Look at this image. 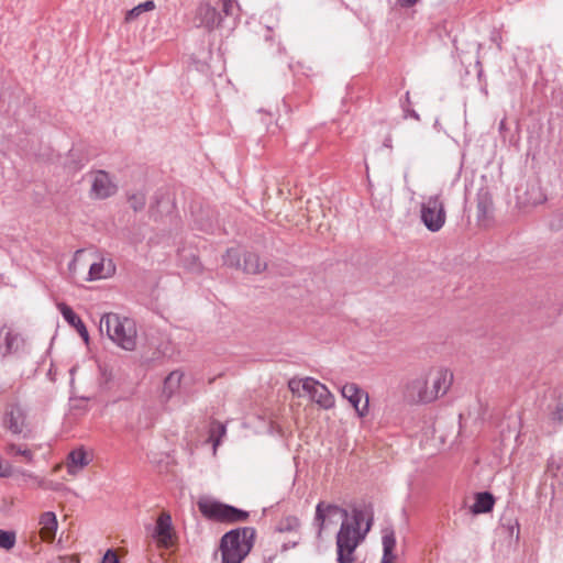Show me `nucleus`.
<instances>
[{
	"label": "nucleus",
	"mask_w": 563,
	"mask_h": 563,
	"mask_svg": "<svg viewBox=\"0 0 563 563\" xmlns=\"http://www.w3.org/2000/svg\"><path fill=\"white\" fill-rule=\"evenodd\" d=\"M340 514L343 518L340 530L336 534V554L338 563H353L354 552L361 541L365 538V534L369 531L372 526V518L368 519L364 532H361V523L365 519V514L360 508L352 510V517L349 519V512L346 509L341 508L338 505L325 504L323 501L318 503L316 507V515L313 523L317 527V536L321 537L325 525L327 515Z\"/></svg>",
	"instance_id": "nucleus-1"
},
{
	"label": "nucleus",
	"mask_w": 563,
	"mask_h": 563,
	"mask_svg": "<svg viewBox=\"0 0 563 563\" xmlns=\"http://www.w3.org/2000/svg\"><path fill=\"white\" fill-rule=\"evenodd\" d=\"M99 329L101 333L106 332L117 346L125 351L135 350L137 331L134 320L109 312L101 317Z\"/></svg>",
	"instance_id": "nucleus-2"
},
{
	"label": "nucleus",
	"mask_w": 563,
	"mask_h": 563,
	"mask_svg": "<svg viewBox=\"0 0 563 563\" xmlns=\"http://www.w3.org/2000/svg\"><path fill=\"white\" fill-rule=\"evenodd\" d=\"M255 530L250 527L227 532L221 539L223 563H241L253 547Z\"/></svg>",
	"instance_id": "nucleus-3"
},
{
	"label": "nucleus",
	"mask_w": 563,
	"mask_h": 563,
	"mask_svg": "<svg viewBox=\"0 0 563 563\" xmlns=\"http://www.w3.org/2000/svg\"><path fill=\"white\" fill-rule=\"evenodd\" d=\"M198 508L206 518L217 521L240 522L249 517L244 510L211 499L199 500Z\"/></svg>",
	"instance_id": "nucleus-4"
},
{
	"label": "nucleus",
	"mask_w": 563,
	"mask_h": 563,
	"mask_svg": "<svg viewBox=\"0 0 563 563\" xmlns=\"http://www.w3.org/2000/svg\"><path fill=\"white\" fill-rule=\"evenodd\" d=\"M198 508L206 518L217 521L240 522L249 517L244 510L211 499L199 500Z\"/></svg>",
	"instance_id": "nucleus-5"
},
{
	"label": "nucleus",
	"mask_w": 563,
	"mask_h": 563,
	"mask_svg": "<svg viewBox=\"0 0 563 563\" xmlns=\"http://www.w3.org/2000/svg\"><path fill=\"white\" fill-rule=\"evenodd\" d=\"M420 218L431 232L440 231L446 220L444 202L440 194L427 197L420 208Z\"/></svg>",
	"instance_id": "nucleus-6"
},
{
	"label": "nucleus",
	"mask_w": 563,
	"mask_h": 563,
	"mask_svg": "<svg viewBox=\"0 0 563 563\" xmlns=\"http://www.w3.org/2000/svg\"><path fill=\"white\" fill-rule=\"evenodd\" d=\"M1 424L13 435L21 437L22 439L30 438L31 430L27 423V412L19 404H10L5 407Z\"/></svg>",
	"instance_id": "nucleus-7"
},
{
	"label": "nucleus",
	"mask_w": 563,
	"mask_h": 563,
	"mask_svg": "<svg viewBox=\"0 0 563 563\" xmlns=\"http://www.w3.org/2000/svg\"><path fill=\"white\" fill-rule=\"evenodd\" d=\"M152 538L156 545L162 549H169L175 544L177 536L169 512L163 511L159 514L153 528Z\"/></svg>",
	"instance_id": "nucleus-8"
},
{
	"label": "nucleus",
	"mask_w": 563,
	"mask_h": 563,
	"mask_svg": "<svg viewBox=\"0 0 563 563\" xmlns=\"http://www.w3.org/2000/svg\"><path fill=\"white\" fill-rule=\"evenodd\" d=\"M25 349L24 338L13 329L3 325L0 328V357L19 355Z\"/></svg>",
	"instance_id": "nucleus-9"
},
{
	"label": "nucleus",
	"mask_w": 563,
	"mask_h": 563,
	"mask_svg": "<svg viewBox=\"0 0 563 563\" xmlns=\"http://www.w3.org/2000/svg\"><path fill=\"white\" fill-rule=\"evenodd\" d=\"M341 395L352 405L360 418L367 416L369 409V398L366 391L362 390L354 383H347L342 386Z\"/></svg>",
	"instance_id": "nucleus-10"
},
{
	"label": "nucleus",
	"mask_w": 563,
	"mask_h": 563,
	"mask_svg": "<svg viewBox=\"0 0 563 563\" xmlns=\"http://www.w3.org/2000/svg\"><path fill=\"white\" fill-rule=\"evenodd\" d=\"M303 391L308 394L316 404L323 409H331L334 407L335 399L332 393L324 384L312 377L305 378Z\"/></svg>",
	"instance_id": "nucleus-11"
},
{
	"label": "nucleus",
	"mask_w": 563,
	"mask_h": 563,
	"mask_svg": "<svg viewBox=\"0 0 563 563\" xmlns=\"http://www.w3.org/2000/svg\"><path fill=\"white\" fill-rule=\"evenodd\" d=\"M118 190L117 184L104 170H97L92 174L90 194L96 199H106L113 196Z\"/></svg>",
	"instance_id": "nucleus-12"
},
{
	"label": "nucleus",
	"mask_w": 563,
	"mask_h": 563,
	"mask_svg": "<svg viewBox=\"0 0 563 563\" xmlns=\"http://www.w3.org/2000/svg\"><path fill=\"white\" fill-rule=\"evenodd\" d=\"M407 396L417 402L428 404L434 400V395L430 393L429 379L427 375H420L411 379L406 387Z\"/></svg>",
	"instance_id": "nucleus-13"
},
{
	"label": "nucleus",
	"mask_w": 563,
	"mask_h": 563,
	"mask_svg": "<svg viewBox=\"0 0 563 563\" xmlns=\"http://www.w3.org/2000/svg\"><path fill=\"white\" fill-rule=\"evenodd\" d=\"M430 386V393L435 394L434 400L444 395L453 382V374L445 368L431 371L427 374Z\"/></svg>",
	"instance_id": "nucleus-14"
},
{
	"label": "nucleus",
	"mask_w": 563,
	"mask_h": 563,
	"mask_svg": "<svg viewBox=\"0 0 563 563\" xmlns=\"http://www.w3.org/2000/svg\"><path fill=\"white\" fill-rule=\"evenodd\" d=\"M196 20L199 21V26L212 31L220 25L222 16L217 9L209 3H201L197 9Z\"/></svg>",
	"instance_id": "nucleus-15"
},
{
	"label": "nucleus",
	"mask_w": 563,
	"mask_h": 563,
	"mask_svg": "<svg viewBox=\"0 0 563 563\" xmlns=\"http://www.w3.org/2000/svg\"><path fill=\"white\" fill-rule=\"evenodd\" d=\"M90 461L88 453L82 448L70 451L66 462L68 474L77 475L90 463Z\"/></svg>",
	"instance_id": "nucleus-16"
},
{
	"label": "nucleus",
	"mask_w": 563,
	"mask_h": 563,
	"mask_svg": "<svg viewBox=\"0 0 563 563\" xmlns=\"http://www.w3.org/2000/svg\"><path fill=\"white\" fill-rule=\"evenodd\" d=\"M58 310L62 313L63 318L77 330L78 334L82 338V340L86 343H88V330L82 320L74 312V310L66 303H58Z\"/></svg>",
	"instance_id": "nucleus-17"
},
{
	"label": "nucleus",
	"mask_w": 563,
	"mask_h": 563,
	"mask_svg": "<svg viewBox=\"0 0 563 563\" xmlns=\"http://www.w3.org/2000/svg\"><path fill=\"white\" fill-rule=\"evenodd\" d=\"M115 273V265L112 260L102 258L100 262L90 265L88 280H97L111 277Z\"/></svg>",
	"instance_id": "nucleus-18"
},
{
	"label": "nucleus",
	"mask_w": 563,
	"mask_h": 563,
	"mask_svg": "<svg viewBox=\"0 0 563 563\" xmlns=\"http://www.w3.org/2000/svg\"><path fill=\"white\" fill-rule=\"evenodd\" d=\"M41 537L45 541H52L57 530V518L52 511H46L40 517Z\"/></svg>",
	"instance_id": "nucleus-19"
},
{
	"label": "nucleus",
	"mask_w": 563,
	"mask_h": 563,
	"mask_svg": "<svg viewBox=\"0 0 563 563\" xmlns=\"http://www.w3.org/2000/svg\"><path fill=\"white\" fill-rule=\"evenodd\" d=\"M3 452L9 457L21 456L25 463H33L34 452L26 444H18L14 442L5 443Z\"/></svg>",
	"instance_id": "nucleus-20"
},
{
	"label": "nucleus",
	"mask_w": 563,
	"mask_h": 563,
	"mask_svg": "<svg viewBox=\"0 0 563 563\" xmlns=\"http://www.w3.org/2000/svg\"><path fill=\"white\" fill-rule=\"evenodd\" d=\"M495 505L494 496L490 493H477L475 495V501L472 506L473 514H485L489 512Z\"/></svg>",
	"instance_id": "nucleus-21"
},
{
	"label": "nucleus",
	"mask_w": 563,
	"mask_h": 563,
	"mask_svg": "<svg viewBox=\"0 0 563 563\" xmlns=\"http://www.w3.org/2000/svg\"><path fill=\"white\" fill-rule=\"evenodd\" d=\"M184 374L180 371H173L164 380L163 395L169 399L180 388V383Z\"/></svg>",
	"instance_id": "nucleus-22"
},
{
	"label": "nucleus",
	"mask_w": 563,
	"mask_h": 563,
	"mask_svg": "<svg viewBox=\"0 0 563 563\" xmlns=\"http://www.w3.org/2000/svg\"><path fill=\"white\" fill-rule=\"evenodd\" d=\"M396 547V538L394 531H387L383 536V558L380 563H394L396 555L394 550Z\"/></svg>",
	"instance_id": "nucleus-23"
},
{
	"label": "nucleus",
	"mask_w": 563,
	"mask_h": 563,
	"mask_svg": "<svg viewBox=\"0 0 563 563\" xmlns=\"http://www.w3.org/2000/svg\"><path fill=\"white\" fill-rule=\"evenodd\" d=\"M545 199V195L543 194L538 183H531L528 185L523 203L530 206H538L540 203H543Z\"/></svg>",
	"instance_id": "nucleus-24"
},
{
	"label": "nucleus",
	"mask_w": 563,
	"mask_h": 563,
	"mask_svg": "<svg viewBox=\"0 0 563 563\" xmlns=\"http://www.w3.org/2000/svg\"><path fill=\"white\" fill-rule=\"evenodd\" d=\"M241 267L246 273L257 274L261 273L266 267V264L261 261L257 254L245 253L243 265Z\"/></svg>",
	"instance_id": "nucleus-25"
},
{
	"label": "nucleus",
	"mask_w": 563,
	"mask_h": 563,
	"mask_svg": "<svg viewBox=\"0 0 563 563\" xmlns=\"http://www.w3.org/2000/svg\"><path fill=\"white\" fill-rule=\"evenodd\" d=\"M156 8L153 0H147L143 3L137 4L125 13V22L131 23L135 21L142 13L153 11Z\"/></svg>",
	"instance_id": "nucleus-26"
},
{
	"label": "nucleus",
	"mask_w": 563,
	"mask_h": 563,
	"mask_svg": "<svg viewBox=\"0 0 563 563\" xmlns=\"http://www.w3.org/2000/svg\"><path fill=\"white\" fill-rule=\"evenodd\" d=\"M16 543V533L12 530L0 529V549L10 551Z\"/></svg>",
	"instance_id": "nucleus-27"
},
{
	"label": "nucleus",
	"mask_w": 563,
	"mask_h": 563,
	"mask_svg": "<svg viewBox=\"0 0 563 563\" xmlns=\"http://www.w3.org/2000/svg\"><path fill=\"white\" fill-rule=\"evenodd\" d=\"M241 252L239 249L232 247L229 249L223 256V263L230 267H236L240 268L242 266L241 264Z\"/></svg>",
	"instance_id": "nucleus-28"
},
{
	"label": "nucleus",
	"mask_w": 563,
	"mask_h": 563,
	"mask_svg": "<svg viewBox=\"0 0 563 563\" xmlns=\"http://www.w3.org/2000/svg\"><path fill=\"white\" fill-rule=\"evenodd\" d=\"M225 434V426L219 422L212 424L210 429V440L213 442V451L220 444V439Z\"/></svg>",
	"instance_id": "nucleus-29"
},
{
	"label": "nucleus",
	"mask_w": 563,
	"mask_h": 563,
	"mask_svg": "<svg viewBox=\"0 0 563 563\" xmlns=\"http://www.w3.org/2000/svg\"><path fill=\"white\" fill-rule=\"evenodd\" d=\"M299 525H300V522L297 517L289 516L279 522L278 530L282 532L283 531H292V530L298 529Z\"/></svg>",
	"instance_id": "nucleus-30"
},
{
	"label": "nucleus",
	"mask_w": 563,
	"mask_h": 563,
	"mask_svg": "<svg viewBox=\"0 0 563 563\" xmlns=\"http://www.w3.org/2000/svg\"><path fill=\"white\" fill-rule=\"evenodd\" d=\"M553 477L555 478V481L552 483L553 494L558 498L563 499V471L560 472L558 470L556 473H553Z\"/></svg>",
	"instance_id": "nucleus-31"
},
{
	"label": "nucleus",
	"mask_w": 563,
	"mask_h": 563,
	"mask_svg": "<svg viewBox=\"0 0 563 563\" xmlns=\"http://www.w3.org/2000/svg\"><path fill=\"white\" fill-rule=\"evenodd\" d=\"M131 207L137 211L144 208L145 206V196L143 194H134L129 198Z\"/></svg>",
	"instance_id": "nucleus-32"
},
{
	"label": "nucleus",
	"mask_w": 563,
	"mask_h": 563,
	"mask_svg": "<svg viewBox=\"0 0 563 563\" xmlns=\"http://www.w3.org/2000/svg\"><path fill=\"white\" fill-rule=\"evenodd\" d=\"M303 386H305V378H302V379L292 378L288 383L289 389L294 394H298V395H300L301 389L303 390Z\"/></svg>",
	"instance_id": "nucleus-33"
},
{
	"label": "nucleus",
	"mask_w": 563,
	"mask_h": 563,
	"mask_svg": "<svg viewBox=\"0 0 563 563\" xmlns=\"http://www.w3.org/2000/svg\"><path fill=\"white\" fill-rule=\"evenodd\" d=\"M235 7V0H222V12L224 13L225 16L233 15Z\"/></svg>",
	"instance_id": "nucleus-34"
},
{
	"label": "nucleus",
	"mask_w": 563,
	"mask_h": 563,
	"mask_svg": "<svg viewBox=\"0 0 563 563\" xmlns=\"http://www.w3.org/2000/svg\"><path fill=\"white\" fill-rule=\"evenodd\" d=\"M21 476L23 477V481L26 482H33L36 486L43 485V479L38 478L36 475H34L31 472L27 471H20Z\"/></svg>",
	"instance_id": "nucleus-35"
},
{
	"label": "nucleus",
	"mask_w": 563,
	"mask_h": 563,
	"mask_svg": "<svg viewBox=\"0 0 563 563\" xmlns=\"http://www.w3.org/2000/svg\"><path fill=\"white\" fill-rule=\"evenodd\" d=\"M100 563H119V558L113 550H108Z\"/></svg>",
	"instance_id": "nucleus-36"
},
{
	"label": "nucleus",
	"mask_w": 563,
	"mask_h": 563,
	"mask_svg": "<svg viewBox=\"0 0 563 563\" xmlns=\"http://www.w3.org/2000/svg\"><path fill=\"white\" fill-rule=\"evenodd\" d=\"M13 474V468L9 463H2L0 461V477L7 478Z\"/></svg>",
	"instance_id": "nucleus-37"
},
{
	"label": "nucleus",
	"mask_w": 563,
	"mask_h": 563,
	"mask_svg": "<svg viewBox=\"0 0 563 563\" xmlns=\"http://www.w3.org/2000/svg\"><path fill=\"white\" fill-rule=\"evenodd\" d=\"M81 253V250L76 251L74 258L68 264V272L70 277H74L76 274V265H77V257Z\"/></svg>",
	"instance_id": "nucleus-38"
},
{
	"label": "nucleus",
	"mask_w": 563,
	"mask_h": 563,
	"mask_svg": "<svg viewBox=\"0 0 563 563\" xmlns=\"http://www.w3.org/2000/svg\"><path fill=\"white\" fill-rule=\"evenodd\" d=\"M478 219L486 217L488 212V205L486 201H478L477 203Z\"/></svg>",
	"instance_id": "nucleus-39"
},
{
	"label": "nucleus",
	"mask_w": 563,
	"mask_h": 563,
	"mask_svg": "<svg viewBox=\"0 0 563 563\" xmlns=\"http://www.w3.org/2000/svg\"><path fill=\"white\" fill-rule=\"evenodd\" d=\"M554 419L563 422V402H560L554 411Z\"/></svg>",
	"instance_id": "nucleus-40"
},
{
	"label": "nucleus",
	"mask_w": 563,
	"mask_h": 563,
	"mask_svg": "<svg viewBox=\"0 0 563 563\" xmlns=\"http://www.w3.org/2000/svg\"><path fill=\"white\" fill-rule=\"evenodd\" d=\"M418 0H397L398 4L405 8L413 5Z\"/></svg>",
	"instance_id": "nucleus-41"
},
{
	"label": "nucleus",
	"mask_w": 563,
	"mask_h": 563,
	"mask_svg": "<svg viewBox=\"0 0 563 563\" xmlns=\"http://www.w3.org/2000/svg\"><path fill=\"white\" fill-rule=\"evenodd\" d=\"M548 471H549L550 473H553V463H550V464H549Z\"/></svg>",
	"instance_id": "nucleus-42"
},
{
	"label": "nucleus",
	"mask_w": 563,
	"mask_h": 563,
	"mask_svg": "<svg viewBox=\"0 0 563 563\" xmlns=\"http://www.w3.org/2000/svg\"><path fill=\"white\" fill-rule=\"evenodd\" d=\"M412 117L419 119V115L416 112L412 113Z\"/></svg>",
	"instance_id": "nucleus-43"
}]
</instances>
